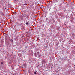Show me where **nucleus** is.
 I'll use <instances>...</instances> for the list:
<instances>
[{
    "instance_id": "1",
    "label": "nucleus",
    "mask_w": 75,
    "mask_h": 75,
    "mask_svg": "<svg viewBox=\"0 0 75 75\" xmlns=\"http://www.w3.org/2000/svg\"><path fill=\"white\" fill-rule=\"evenodd\" d=\"M34 55L35 57H37V56L38 55V54L37 53H35L34 54Z\"/></svg>"
},
{
    "instance_id": "2",
    "label": "nucleus",
    "mask_w": 75,
    "mask_h": 75,
    "mask_svg": "<svg viewBox=\"0 0 75 75\" xmlns=\"http://www.w3.org/2000/svg\"><path fill=\"white\" fill-rule=\"evenodd\" d=\"M10 41L11 42H14V41H13V40L12 39H11Z\"/></svg>"
},
{
    "instance_id": "3",
    "label": "nucleus",
    "mask_w": 75,
    "mask_h": 75,
    "mask_svg": "<svg viewBox=\"0 0 75 75\" xmlns=\"http://www.w3.org/2000/svg\"><path fill=\"white\" fill-rule=\"evenodd\" d=\"M23 65L25 67H26V65H27V64H26V63H25Z\"/></svg>"
},
{
    "instance_id": "4",
    "label": "nucleus",
    "mask_w": 75,
    "mask_h": 75,
    "mask_svg": "<svg viewBox=\"0 0 75 75\" xmlns=\"http://www.w3.org/2000/svg\"><path fill=\"white\" fill-rule=\"evenodd\" d=\"M29 24V23H28V22L26 23L27 25H28Z\"/></svg>"
},
{
    "instance_id": "5",
    "label": "nucleus",
    "mask_w": 75,
    "mask_h": 75,
    "mask_svg": "<svg viewBox=\"0 0 75 75\" xmlns=\"http://www.w3.org/2000/svg\"><path fill=\"white\" fill-rule=\"evenodd\" d=\"M34 74H37V72H34Z\"/></svg>"
},
{
    "instance_id": "6",
    "label": "nucleus",
    "mask_w": 75,
    "mask_h": 75,
    "mask_svg": "<svg viewBox=\"0 0 75 75\" xmlns=\"http://www.w3.org/2000/svg\"><path fill=\"white\" fill-rule=\"evenodd\" d=\"M1 64H3V62H1Z\"/></svg>"
},
{
    "instance_id": "7",
    "label": "nucleus",
    "mask_w": 75,
    "mask_h": 75,
    "mask_svg": "<svg viewBox=\"0 0 75 75\" xmlns=\"http://www.w3.org/2000/svg\"><path fill=\"white\" fill-rule=\"evenodd\" d=\"M8 16H9V17H11V16L10 15H9Z\"/></svg>"
}]
</instances>
